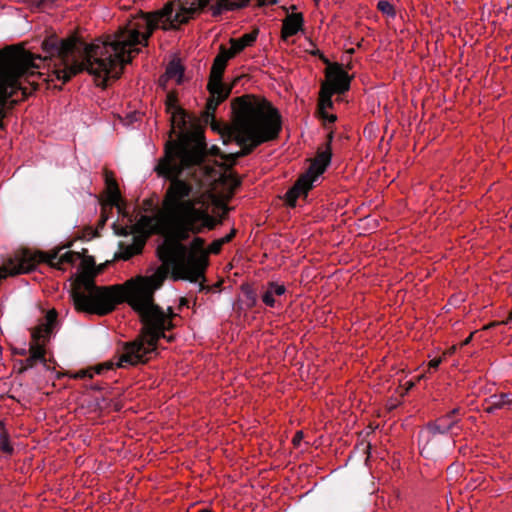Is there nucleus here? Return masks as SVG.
Instances as JSON below:
<instances>
[{"label": "nucleus", "mask_w": 512, "mask_h": 512, "mask_svg": "<svg viewBox=\"0 0 512 512\" xmlns=\"http://www.w3.org/2000/svg\"><path fill=\"white\" fill-rule=\"evenodd\" d=\"M97 40L92 43L70 36L60 38L55 34L46 36L41 43L44 55L34 54L26 50L22 44L10 45L0 50V130L4 128L3 118L8 110L19 101L27 98L37 84L30 78L34 77L41 64L47 68L48 76L55 77L65 84L75 75L87 71L95 78L96 85L107 86L109 79L117 80L121 70L113 71L105 67L102 71L100 63L106 61L104 56L94 53Z\"/></svg>", "instance_id": "obj_1"}, {"label": "nucleus", "mask_w": 512, "mask_h": 512, "mask_svg": "<svg viewBox=\"0 0 512 512\" xmlns=\"http://www.w3.org/2000/svg\"><path fill=\"white\" fill-rule=\"evenodd\" d=\"M179 172L164 164L158 168V176L170 182L163 198V225L173 240L165 248V255L160 252L159 257L163 262L169 260L172 264L174 271L171 277L174 281L199 282V292L209 293L212 287L204 283L208 265L205 240L195 237L190 247L181 242L188 240L191 234L198 235L205 229H215L222 220L210 215L207 208L198 207L204 204V195L201 193L203 182L180 179L177 177Z\"/></svg>", "instance_id": "obj_2"}, {"label": "nucleus", "mask_w": 512, "mask_h": 512, "mask_svg": "<svg viewBox=\"0 0 512 512\" xmlns=\"http://www.w3.org/2000/svg\"><path fill=\"white\" fill-rule=\"evenodd\" d=\"M169 268L166 264L159 266L149 276H137L124 284L96 287L91 279L85 278L86 295L78 294L77 306L88 312L105 316L113 312L120 303H127L144 325L143 334L131 342H126L124 352L117 363L118 367L137 365L147 362L156 354L157 344L161 338L172 341L165 331L172 330L173 318L177 316L172 307L167 313L155 303V292L168 278Z\"/></svg>", "instance_id": "obj_3"}, {"label": "nucleus", "mask_w": 512, "mask_h": 512, "mask_svg": "<svg viewBox=\"0 0 512 512\" xmlns=\"http://www.w3.org/2000/svg\"><path fill=\"white\" fill-rule=\"evenodd\" d=\"M249 3L250 0H179L175 10L174 3L169 2L160 10L139 12L114 33L96 39L94 53L99 57L104 56L106 64H99L102 71H106L105 67H111L115 72L121 70L122 74L125 65L130 64L141 52L138 46H147L149 38L160 24L163 30H177L206 9L213 17H218L224 11L242 9Z\"/></svg>", "instance_id": "obj_4"}, {"label": "nucleus", "mask_w": 512, "mask_h": 512, "mask_svg": "<svg viewBox=\"0 0 512 512\" xmlns=\"http://www.w3.org/2000/svg\"><path fill=\"white\" fill-rule=\"evenodd\" d=\"M231 110L233 124L223 135L224 144L234 141L241 149L226 154L213 146L211 154L234 165L239 158L251 154L261 144L276 140L282 130V118L268 100L253 94L233 98Z\"/></svg>", "instance_id": "obj_5"}, {"label": "nucleus", "mask_w": 512, "mask_h": 512, "mask_svg": "<svg viewBox=\"0 0 512 512\" xmlns=\"http://www.w3.org/2000/svg\"><path fill=\"white\" fill-rule=\"evenodd\" d=\"M171 133L177 134V140H169L165 144L164 156L158 160L154 171L164 164L173 171L180 170L177 177L191 182L200 183L202 176L212 177L216 170L205 163L207 144L201 135H189L190 115L183 109L177 108L170 112Z\"/></svg>", "instance_id": "obj_6"}, {"label": "nucleus", "mask_w": 512, "mask_h": 512, "mask_svg": "<svg viewBox=\"0 0 512 512\" xmlns=\"http://www.w3.org/2000/svg\"><path fill=\"white\" fill-rule=\"evenodd\" d=\"M232 58L234 57L230 56L228 48L223 44L220 45L219 52L213 60L207 84V90L210 93V97L206 103L205 117L207 121L209 119H214V113L217 107L229 97L232 91V87L223 82V74L227 67V63Z\"/></svg>", "instance_id": "obj_7"}, {"label": "nucleus", "mask_w": 512, "mask_h": 512, "mask_svg": "<svg viewBox=\"0 0 512 512\" xmlns=\"http://www.w3.org/2000/svg\"><path fill=\"white\" fill-rule=\"evenodd\" d=\"M62 248H58L52 250L51 252H37L35 254H31L29 252H24L20 259H18L17 264L10 263L12 267L9 269L4 266L0 268V281L5 278L7 275H16L22 273L31 272L37 263H47L52 268H56L61 270V265L64 263L74 264L78 259L81 258L80 253L74 251H68L62 255L60 251Z\"/></svg>", "instance_id": "obj_8"}, {"label": "nucleus", "mask_w": 512, "mask_h": 512, "mask_svg": "<svg viewBox=\"0 0 512 512\" xmlns=\"http://www.w3.org/2000/svg\"><path fill=\"white\" fill-rule=\"evenodd\" d=\"M331 157L332 149L329 147L318 151L316 158L311 162L309 168L299 176L293 186L286 192L285 200L288 206L295 207L299 197H307L314 183L330 164Z\"/></svg>", "instance_id": "obj_9"}, {"label": "nucleus", "mask_w": 512, "mask_h": 512, "mask_svg": "<svg viewBox=\"0 0 512 512\" xmlns=\"http://www.w3.org/2000/svg\"><path fill=\"white\" fill-rule=\"evenodd\" d=\"M325 75L327 82L321 84L319 98L332 97L334 93L343 94L350 89L352 78L342 68V65H336L333 68L326 69Z\"/></svg>", "instance_id": "obj_10"}, {"label": "nucleus", "mask_w": 512, "mask_h": 512, "mask_svg": "<svg viewBox=\"0 0 512 512\" xmlns=\"http://www.w3.org/2000/svg\"><path fill=\"white\" fill-rule=\"evenodd\" d=\"M57 320V313L55 310H51L46 315V323L39 325L32 331V342L30 344V355L33 356L37 361L45 362V348L44 344H41V340L49 339L53 326Z\"/></svg>", "instance_id": "obj_11"}, {"label": "nucleus", "mask_w": 512, "mask_h": 512, "mask_svg": "<svg viewBox=\"0 0 512 512\" xmlns=\"http://www.w3.org/2000/svg\"><path fill=\"white\" fill-rule=\"evenodd\" d=\"M95 266V261H94V258L92 256H87L85 257L82 262H81V268H82V272L76 277L75 281L72 283L71 285V290H70V296L73 300V304H74V307L75 309L78 311V312H82V313H86V314H91V315H97L96 313H93V312H88V311H84L82 309H80L78 306H77V296L78 294H84L86 295V290H85V278H88V279H91L92 282L94 283V285L96 287H98L95 283V280H94V272H93V268Z\"/></svg>", "instance_id": "obj_12"}, {"label": "nucleus", "mask_w": 512, "mask_h": 512, "mask_svg": "<svg viewBox=\"0 0 512 512\" xmlns=\"http://www.w3.org/2000/svg\"><path fill=\"white\" fill-rule=\"evenodd\" d=\"M105 183L107 186V200L110 206L116 207L118 213L124 217H128L133 222V217L125 211V201L121 197L118 183L111 171L105 170Z\"/></svg>", "instance_id": "obj_13"}, {"label": "nucleus", "mask_w": 512, "mask_h": 512, "mask_svg": "<svg viewBox=\"0 0 512 512\" xmlns=\"http://www.w3.org/2000/svg\"><path fill=\"white\" fill-rule=\"evenodd\" d=\"M459 413L460 408H454L434 422H429L426 428L432 435L446 434L458 423L459 420L456 416Z\"/></svg>", "instance_id": "obj_14"}, {"label": "nucleus", "mask_w": 512, "mask_h": 512, "mask_svg": "<svg viewBox=\"0 0 512 512\" xmlns=\"http://www.w3.org/2000/svg\"><path fill=\"white\" fill-rule=\"evenodd\" d=\"M304 19L302 13H293L287 15L282 22L281 38L287 41L289 37L296 35L302 30Z\"/></svg>", "instance_id": "obj_15"}, {"label": "nucleus", "mask_w": 512, "mask_h": 512, "mask_svg": "<svg viewBox=\"0 0 512 512\" xmlns=\"http://www.w3.org/2000/svg\"><path fill=\"white\" fill-rule=\"evenodd\" d=\"M258 29L253 30L250 33L242 35L240 38H231L229 43L231 45L228 52L230 56L235 57L237 54L242 52L246 47L251 46L257 39Z\"/></svg>", "instance_id": "obj_16"}, {"label": "nucleus", "mask_w": 512, "mask_h": 512, "mask_svg": "<svg viewBox=\"0 0 512 512\" xmlns=\"http://www.w3.org/2000/svg\"><path fill=\"white\" fill-rule=\"evenodd\" d=\"M486 401V406L484 407V411L486 413L492 414L496 410L504 409L512 405V394L511 393H501L491 395Z\"/></svg>", "instance_id": "obj_17"}, {"label": "nucleus", "mask_w": 512, "mask_h": 512, "mask_svg": "<svg viewBox=\"0 0 512 512\" xmlns=\"http://www.w3.org/2000/svg\"><path fill=\"white\" fill-rule=\"evenodd\" d=\"M165 81L174 79L178 85L182 84L184 78V67L178 60L168 63L164 74Z\"/></svg>", "instance_id": "obj_18"}, {"label": "nucleus", "mask_w": 512, "mask_h": 512, "mask_svg": "<svg viewBox=\"0 0 512 512\" xmlns=\"http://www.w3.org/2000/svg\"><path fill=\"white\" fill-rule=\"evenodd\" d=\"M158 219L155 216L140 215L135 227L141 232H151L155 229Z\"/></svg>", "instance_id": "obj_19"}, {"label": "nucleus", "mask_w": 512, "mask_h": 512, "mask_svg": "<svg viewBox=\"0 0 512 512\" xmlns=\"http://www.w3.org/2000/svg\"><path fill=\"white\" fill-rule=\"evenodd\" d=\"M143 242L135 243L126 246L120 253V258L123 260H128L132 256L139 254L142 250Z\"/></svg>", "instance_id": "obj_20"}, {"label": "nucleus", "mask_w": 512, "mask_h": 512, "mask_svg": "<svg viewBox=\"0 0 512 512\" xmlns=\"http://www.w3.org/2000/svg\"><path fill=\"white\" fill-rule=\"evenodd\" d=\"M165 105H166V110H167L168 113H170L172 111H176L177 108H181L178 105V96H177V92L176 91H170L167 94Z\"/></svg>", "instance_id": "obj_21"}, {"label": "nucleus", "mask_w": 512, "mask_h": 512, "mask_svg": "<svg viewBox=\"0 0 512 512\" xmlns=\"http://www.w3.org/2000/svg\"><path fill=\"white\" fill-rule=\"evenodd\" d=\"M242 290L245 296V303L247 308H253L257 304V295L255 291L250 287H243Z\"/></svg>", "instance_id": "obj_22"}, {"label": "nucleus", "mask_w": 512, "mask_h": 512, "mask_svg": "<svg viewBox=\"0 0 512 512\" xmlns=\"http://www.w3.org/2000/svg\"><path fill=\"white\" fill-rule=\"evenodd\" d=\"M377 9L382 12L383 14H386L387 16L389 17H395L396 15V11L393 7V5L389 2V1H386V0H380L378 3H377Z\"/></svg>", "instance_id": "obj_23"}, {"label": "nucleus", "mask_w": 512, "mask_h": 512, "mask_svg": "<svg viewBox=\"0 0 512 512\" xmlns=\"http://www.w3.org/2000/svg\"><path fill=\"white\" fill-rule=\"evenodd\" d=\"M0 450L7 454L13 453V447L9 442V436L5 430L0 432Z\"/></svg>", "instance_id": "obj_24"}, {"label": "nucleus", "mask_w": 512, "mask_h": 512, "mask_svg": "<svg viewBox=\"0 0 512 512\" xmlns=\"http://www.w3.org/2000/svg\"><path fill=\"white\" fill-rule=\"evenodd\" d=\"M262 301L265 305L271 308L276 305L275 295L269 285H267L266 291L262 294Z\"/></svg>", "instance_id": "obj_25"}, {"label": "nucleus", "mask_w": 512, "mask_h": 512, "mask_svg": "<svg viewBox=\"0 0 512 512\" xmlns=\"http://www.w3.org/2000/svg\"><path fill=\"white\" fill-rule=\"evenodd\" d=\"M333 108H334V103L332 101V97L318 98L317 112H324L327 109H333Z\"/></svg>", "instance_id": "obj_26"}, {"label": "nucleus", "mask_w": 512, "mask_h": 512, "mask_svg": "<svg viewBox=\"0 0 512 512\" xmlns=\"http://www.w3.org/2000/svg\"><path fill=\"white\" fill-rule=\"evenodd\" d=\"M318 115L322 119L325 128H328V124H333L337 120L335 114H329L327 111L318 112Z\"/></svg>", "instance_id": "obj_27"}, {"label": "nucleus", "mask_w": 512, "mask_h": 512, "mask_svg": "<svg viewBox=\"0 0 512 512\" xmlns=\"http://www.w3.org/2000/svg\"><path fill=\"white\" fill-rule=\"evenodd\" d=\"M420 453L426 458L433 457L435 455V451L431 445V441H427L421 448Z\"/></svg>", "instance_id": "obj_28"}, {"label": "nucleus", "mask_w": 512, "mask_h": 512, "mask_svg": "<svg viewBox=\"0 0 512 512\" xmlns=\"http://www.w3.org/2000/svg\"><path fill=\"white\" fill-rule=\"evenodd\" d=\"M268 285L272 289L275 296H281V295L285 294V292H286V288L284 285H280L273 281L269 282Z\"/></svg>", "instance_id": "obj_29"}, {"label": "nucleus", "mask_w": 512, "mask_h": 512, "mask_svg": "<svg viewBox=\"0 0 512 512\" xmlns=\"http://www.w3.org/2000/svg\"><path fill=\"white\" fill-rule=\"evenodd\" d=\"M224 245V243H222V239H218V240H215L211 243L210 247H209V251L211 253H214V254H217L221 251V248L222 246Z\"/></svg>", "instance_id": "obj_30"}, {"label": "nucleus", "mask_w": 512, "mask_h": 512, "mask_svg": "<svg viewBox=\"0 0 512 512\" xmlns=\"http://www.w3.org/2000/svg\"><path fill=\"white\" fill-rule=\"evenodd\" d=\"M230 185L232 189L238 188L241 185V179L236 175H232L230 177Z\"/></svg>", "instance_id": "obj_31"}, {"label": "nucleus", "mask_w": 512, "mask_h": 512, "mask_svg": "<svg viewBox=\"0 0 512 512\" xmlns=\"http://www.w3.org/2000/svg\"><path fill=\"white\" fill-rule=\"evenodd\" d=\"M318 57L322 60L323 63H325L327 65L326 69H330L336 65H340L339 63H331L329 61V59L323 53H321Z\"/></svg>", "instance_id": "obj_32"}, {"label": "nucleus", "mask_w": 512, "mask_h": 512, "mask_svg": "<svg viewBox=\"0 0 512 512\" xmlns=\"http://www.w3.org/2000/svg\"><path fill=\"white\" fill-rule=\"evenodd\" d=\"M318 57L322 60L323 63H325L327 65L326 69H330L336 65H340L339 63H331L329 61V59L323 53H321Z\"/></svg>", "instance_id": "obj_33"}, {"label": "nucleus", "mask_w": 512, "mask_h": 512, "mask_svg": "<svg viewBox=\"0 0 512 512\" xmlns=\"http://www.w3.org/2000/svg\"><path fill=\"white\" fill-rule=\"evenodd\" d=\"M318 57L322 60L323 63H325L327 65L326 69H330L336 65H340L339 63H331L329 61V59L323 53H321Z\"/></svg>", "instance_id": "obj_34"}, {"label": "nucleus", "mask_w": 512, "mask_h": 512, "mask_svg": "<svg viewBox=\"0 0 512 512\" xmlns=\"http://www.w3.org/2000/svg\"><path fill=\"white\" fill-rule=\"evenodd\" d=\"M37 360L35 358H33L32 355H30L26 360H25V367L22 369V370H25V369H28V368H32L34 367V365L36 364Z\"/></svg>", "instance_id": "obj_35"}, {"label": "nucleus", "mask_w": 512, "mask_h": 512, "mask_svg": "<svg viewBox=\"0 0 512 512\" xmlns=\"http://www.w3.org/2000/svg\"><path fill=\"white\" fill-rule=\"evenodd\" d=\"M303 439V432L302 431H298L296 432V434L294 435L293 439H292V442L295 446H298L301 442V440Z\"/></svg>", "instance_id": "obj_36"}, {"label": "nucleus", "mask_w": 512, "mask_h": 512, "mask_svg": "<svg viewBox=\"0 0 512 512\" xmlns=\"http://www.w3.org/2000/svg\"><path fill=\"white\" fill-rule=\"evenodd\" d=\"M235 234H236V230L233 229L229 234H227L226 236L221 238L222 243L226 244V243L230 242L234 238Z\"/></svg>", "instance_id": "obj_37"}, {"label": "nucleus", "mask_w": 512, "mask_h": 512, "mask_svg": "<svg viewBox=\"0 0 512 512\" xmlns=\"http://www.w3.org/2000/svg\"><path fill=\"white\" fill-rule=\"evenodd\" d=\"M113 367V364L112 363H107V364H104V365H99L96 369H95V372L97 374H100L102 373L103 370H106V369H111Z\"/></svg>", "instance_id": "obj_38"}, {"label": "nucleus", "mask_w": 512, "mask_h": 512, "mask_svg": "<svg viewBox=\"0 0 512 512\" xmlns=\"http://www.w3.org/2000/svg\"><path fill=\"white\" fill-rule=\"evenodd\" d=\"M333 138H334L333 131H329L328 134H327V137H326L325 147L331 148V144H332Z\"/></svg>", "instance_id": "obj_39"}, {"label": "nucleus", "mask_w": 512, "mask_h": 512, "mask_svg": "<svg viewBox=\"0 0 512 512\" xmlns=\"http://www.w3.org/2000/svg\"><path fill=\"white\" fill-rule=\"evenodd\" d=\"M442 359L441 358H434L429 362V367L433 369H437L440 365Z\"/></svg>", "instance_id": "obj_40"}, {"label": "nucleus", "mask_w": 512, "mask_h": 512, "mask_svg": "<svg viewBox=\"0 0 512 512\" xmlns=\"http://www.w3.org/2000/svg\"><path fill=\"white\" fill-rule=\"evenodd\" d=\"M76 377L77 378H84V377L92 378V374L88 370H82L76 374Z\"/></svg>", "instance_id": "obj_41"}, {"label": "nucleus", "mask_w": 512, "mask_h": 512, "mask_svg": "<svg viewBox=\"0 0 512 512\" xmlns=\"http://www.w3.org/2000/svg\"><path fill=\"white\" fill-rule=\"evenodd\" d=\"M168 81H165V78H164V75H162L160 78H159V84L160 86L162 87H166V84H167Z\"/></svg>", "instance_id": "obj_42"}, {"label": "nucleus", "mask_w": 512, "mask_h": 512, "mask_svg": "<svg viewBox=\"0 0 512 512\" xmlns=\"http://www.w3.org/2000/svg\"><path fill=\"white\" fill-rule=\"evenodd\" d=\"M473 334H470L463 342L462 346L468 345L472 340Z\"/></svg>", "instance_id": "obj_43"}, {"label": "nucleus", "mask_w": 512, "mask_h": 512, "mask_svg": "<svg viewBox=\"0 0 512 512\" xmlns=\"http://www.w3.org/2000/svg\"><path fill=\"white\" fill-rule=\"evenodd\" d=\"M266 5H268L266 0H257V4H256L257 7H263Z\"/></svg>", "instance_id": "obj_44"}, {"label": "nucleus", "mask_w": 512, "mask_h": 512, "mask_svg": "<svg viewBox=\"0 0 512 512\" xmlns=\"http://www.w3.org/2000/svg\"><path fill=\"white\" fill-rule=\"evenodd\" d=\"M512 321V311L509 313L508 317L506 320L502 321L501 324H508Z\"/></svg>", "instance_id": "obj_45"}, {"label": "nucleus", "mask_w": 512, "mask_h": 512, "mask_svg": "<svg viewBox=\"0 0 512 512\" xmlns=\"http://www.w3.org/2000/svg\"><path fill=\"white\" fill-rule=\"evenodd\" d=\"M187 305H188V300L186 298L182 297L180 299V307L187 306Z\"/></svg>", "instance_id": "obj_46"}, {"label": "nucleus", "mask_w": 512, "mask_h": 512, "mask_svg": "<svg viewBox=\"0 0 512 512\" xmlns=\"http://www.w3.org/2000/svg\"><path fill=\"white\" fill-rule=\"evenodd\" d=\"M106 221H107V217H105V216H103V215H102V218H101V220H100L99 225H100L101 227H103V226L105 225Z\"/></svg>", "instance_id": "obj_47"}, {"label": "nucleus", "mask_w": 512, "mask_h": 512, "mask_svg": "<svg viewBox=\"0 0 512 512\" xmlns=\"http://www.w3.org/2000/svg\"><path fill=\"white\" fill-rule=\"evenodd\" d=\"M119 235H122V236H127L129 234V232L127 231L126 228H122L121 229V232L118 233Z\"/></svg>", "instance_id": "obj_48"}, {"label": "nucleus", "mask_w": 512, "mask_h": 512, "mask_svg": "<svg viewBox=\"0 0 512 512\" xmlns=\"http://www.w3.org/2000/svg\"><path fill=\"white\" fill-rule=\"evenodd\" d=\"M499 324H501V322H493V323H490L489 325H487V326L485 327V329H488V328H490V327H494V326L499 325Z\"/></svg>", "instance_id": "obj_49"}, {"label": "nucleus", "mask_w": 512, "mask_h": 512, "mask_svg": "<svg viewBox=\"0 0 512 512\" xmlns=\"http://www.w3.org/2000/svg\"><path fill=\"white\" fill-rule=\"evenodd\" d=\"M321 53H322V52H321L320 50H318V49L313 50V51L311 52V54H312L313 56H319Z\"/></svg>", "instance_id": "obj_50"}, {"label": "nucleus", "mask_w": 512, "mask_h": 512, "mask_svg": "<svg viewBox=\"0 0 512 512\" xmlns=\"http://www.w3.org/2000/svg\"><path fill=\"white\" fill-rule=\"evenodd\" d=\"M56 1H57V0H42V3H48V2H50V3H54V2H56Z\"/></svg>", "instance_id": "obj_51"}, {"label": "nucleus", "mask_w": 512, "mask_h": 512, "mask_svg": "<svg viewBox=\"0 0 512 512\" xmlns=\"http://www.w3.org/2000/svg\"><path fill=\"white\" fill-rule=\"evenodd\" d=\"M197 512H212V511L210 509H201V510H199Z\"/></svg>", "instance_id": "obj_52"}, {"label": "nucleus", "mask_w": 512, "mask_h": 512, "mask_svg": "<svg viewBox=\"0 0 512 512\" xmlns=\"http://www.w3.org/2000/svg\"><path fill=\"white\" fill-rule=\"evenodd\" d=\"M276 3V0H272L269 4H274Z\"/></svg>", "instance_id": "obj_53"}, {"label": "nucleus", "mask_w": 512, "mask_h": 512, "mask_svg": "<svg viewBox=\"0 0 512 512\" xmlns=\"http://www.w3.org/2000/svg\"><path fill=\"white\" fill-rule=\"evenodd\" d=\"M454 350H455V347H452V349L450 350V353H453Z\"/></svg>", "instance_id": "obj_54"}]
</instances>
